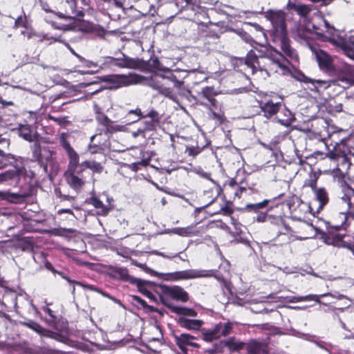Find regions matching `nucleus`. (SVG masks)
<instances>
[{"label": "nucleus", "instance_id": "de8ad7c7", "mask_svg": "<svg viewBox=\"0 0 354 354\" xmlns=\"http://www.w3.org/2000/svg\"><path fill=\"white\" fill-rule=\"evenodd\" d=\"M97 120L102 124L104 127L109 122H111V120L104 114H99L97 118Z\"/></svg>", "mask_w": 354, "mask_h": 354}, {"label": "nucleus", "instance_id": "f3484780", "mask_svg": "<svg viewBox=\"0 0 354 354\" xmlns=\"http://www.w3.org/2000/svg\"><path fill=\"white\" fill-rule=\"evenodd\" d=\"M248 354H267L268 353V344L257 340H250L246 347Z\"/></svg>", "mask_w": 354, "mask_h": 354}, {"label": "nucleus", "instance_id": "4c0bfd02", "mask_svg": "<svg viewBox=\"0 0 354 354\" xmlns=\"http://www.w3.org/2000/svg\"><path fill=\"white\" fill-rule=\"evenodd\" d=\"M285 119H278L279 123L285 127H290L293 121V117L290 113V111L286 110L285 111Z\"/></svg>", "mask_w": 354, "mask_h": 354}, {"label": "nucleus", "instance_id": "5701e85b", "mask_svg": "<svg viewBox=\"0 0 354 354\" xmlns=\"http://www.w3.org/2000/svg\"><path fill=\"white\" fill-rule=\"evenodd\" d=\"M281 106V103H274L272 101H268L263 104L261 109L264 113L265 117L270 118L279 112Z\"/></svg>", "mask_w": 354, "mask_h": 354}, {"label": "nucleus", "instance_id": "0e129e2a", "mask_svg": "<svg viewBox=\"0 0 354 354\" xmlns=\"http://www.w3.org/2000/svg\"><path fill=\"white\" fill-rule=\"evenodd\" d=\"M57 212L59 214H64V213L73 214V211L71 209H60L58 210Z\"/></svg>", "mask_w": 354, "mask_h": 354}, {"label": "nucleus", "instance_id": "680f3d73", "mask_svg": "<svg viewBox=\"0 0 354 354\" xmlns=\"http://www.w3.org/2000/svg\"><path fill=\"white\" fill-rule=\"evenodd\" d=\"M313 3H321L322 5H328L332 0H310Z\"/></svg>", "mask_w": 354, "mask_h": 354}, {"label": "nucleus", "instance_id": "79ce46f5", "mask_svg": "<svg viewBox=\"0 0 354 354\" xmlns=\"http://www.w3.org/2000/svg\"><path fill=\"white\" fill-rule=\"evenodd\" d=\"M193 171L195 174H198L199 176L206 178V179L214 183V181L211 178V174L205 171L202 168H201V167L194 168Z\"/></svg>", "mask_w": 354, "mask_h": 354}, {"label": "nucleus", "instance_id": "37998d69", "mask_svg": "<svg viewBox=\"0 0 354 354\" xmlns=\"http://www.w3.org/2000/svg\"><path fill=\"white\" fill-rule=\"evenodd\" d=\"M158 93L172 100H175V97L169 88L165 87L162 85L158 91Z\"/></svg>", "mask_w": 354, "mask_h": 354}, {"label": "nucleus", "instance_id": "4be33fe9", "mask_svg": "<svg viewBox=\"0 0 354 354\" xmlns=\"http://www.w3.org/2000/svg\"><path fill=\"white\" fill-rule=\"evenodd\" d=\"M175 72H179L178 71H171L168 68L165 67L161 72L156 73V75L163 79H167L171 82L174 83V86L177 88H180L183 82L178 79L176 75H175Z\"/></svg>", "mask_w": 354, "mask_h": 354}, {"label": "nucleus", "instance_id": "ddd939ff", "mask_svg": "<svg viewBox=\"0 0 354 354\" xmlns=\"http://www.w3.org/2000/svg\"><path fill=\"white\" fill-rule=\"evenodd\" d=\"M31 149L34 160L37 161L41 164L44 163V158L47 162H53L55 156V152L53 151L46 148L41 149L40 145L36 142L32 145Z\"/></svg>", "mask_w": 354, "mask_h": 354}, {"label": "nucleus", "instance_id": "e2e57ef3", "mask_svg": "<svg viewBox=\"0 0 354 354\" xmlns=\"http://www.w3.org/2000/svg\"><path fill=\"white\" fill-rule=\"evenodd\" d=\"M188 151H189V154L190 156H193L197 155L199 153V151L197 149L194 148V147L193 148H189L188 149Z\"/></svg>", "mask_w": 354, "mask_h": 354}, {"label": "nucleus", "instance_id": "bb28decb", "mask_svg": "<svg viewBox=\"0 0 354 354\" xmlns=\"http://www.w3.org/2000/svg\"><path fill=\"white\" fill-rule=\"evenodd\" d=\"M200 95L202 97L206 99L212 106H215L216 105V100L214 97L216 95V93L213 87L206 86L203 88Z\"/></svg>", "mask_w": 354, "mask_h": 354}, {"label": "nucleus", "instance_id": "20e7f679", "mask_svg": "<svg viewBox=\"0 0 354 354\" xmlns=\"http://www.w3.org/2000/svg\"><path fill=\"white\" fill-rule=\"evenodd\" d=\"M264 59L260 61L261 71H264L268 75L272 73H281L284 74L288 71V59L292 60L286 56L285 53L281 54L277 50L267 51L263 54Z\"/></svg>", "mask_w": 354, "mask_h": 354}, {"label": "nucleus", "instance_id": "a211bd4d", "mask_svg": "<svg viewBox=\"0 0 354 354\" xmlns=\"http://www.w3.org/2000/svg\"><path fill=\"white\" fill-rule=\"evenodd\" d=\"M88 203L96 209L97 214L100 216H106L113 209L111 205H104L99 198L95 196L90 198Z\"/></svg>", "mask_w": 354, "mask_h": 354}, {"label": "nucleus", "instance_id": "8fccbe9b", "mask_svg": "<svg viewBox=\"0 0 354 354\" xmlns=\"http://www.w3.org/2000/svg\"><path fill=\"white\" fill-rule=\"evenodd\" d=\"M43 310L47 313L48 315H49V316L50 317V319H48L46 320V322L48 323L49 325H51V324H53L55 322V315H53V311L51 310V309H50L48 307H44L43 308Z\"/></svg>", "mask_w": 354, "mask_h": 354}, {"label": "nucleus", "instance_id": "a18cd8bd", "mask_svg": "<svg viewBox=\"0 0 354 354\" xmlns=\"http://www.w3.org/2000/svg\"><path fill=\"white\" fill-rule=\"evenodd\" d=\"M172 232L174 234H178L180 236H189L192 232L190 227H185V228H174Z\"/></svg>", "mask_w": 354, "mask_h": 354}, {"label": "nucleus", "instance_id": "4468645a", "mask_svg": "<svg viewBox=\"0 0 354 354\" xmlns=\"http://www.w3.org/2000/svg\"><path fill=\"white\" fill-rule=\"evenodd\" d=\"M162 292L174 299L185 302L189 299L188 293L179 286H167L162 287Z\"/></svg>", "mask_w": 354, "mask_h": 354}, {"label": "nucleus", "instance_id": "e433bc0d", "mask_svg": "<svg viewBox=\"0 0 354 354\" xmlns=\"http://www.w3.org/2000/svg\"><path fill=\"white\" fill-rule=\"evenodd\" d=\"M142 78L141 80V82L140 83H142L143 80H145L146 82L145 83L147 86L152 88L154 90L159 91L160 86L162 84H160L158 81L153 79L152 77L150 78H145L142 76H141Z\"/></svg>", "mask_w": 354, "mask_h": 354}, {"label": "nucleus", "instance_id": "a878e982", "mask_svg": "<svg viewBox=\"0 0 354 354\" xmlns=\"http://www.w3.org/2000/svg\"><path fill=\"white\" fill-rule=\"evenodd\" d=\"M315 197L319 202L318 209H322L329 201L328 194L324 188L315 189Z\"/></svg>", "mask_w": 354, "mask_h": 354}, {"label": "nucleus", "instance_id": "864d4df0", "mask_svg": "<svg viewBox=\"0 0 354 354\" xmlns=\"http://www.w3.org/2000/svg\"><path fill=\"white\" fill-rule=\"evenodd\" d=\"M67 48L71 51V53L74 55L76 57L79 59L80 62H84L85 59L84 57L76 53V52L71 48V46L68 43H64Z\"/></svg>", "mask_w": 354, "mask_h": 354}, {"label": "nucleus", "instance_id": "2eb2a0df", "mask_svg": "<svg viewBox=\"0 0 354 354\" xmlns=\"http://www.w3.org/2000/svg\"><path fill=\"white\" fill-rule=\"evenodd\" d=\"M298 80L301 82H304L305 83H310L312 84L309 88L311 91L319 92L321 90H325L328 88L330 84L328 81L322 80H315L311 79L305 76L304 74H300Z\"/></svg>", "mask_w": 354, "mask_h": 354}, {"label": "nucleus", "instance_id": "f8f14e48", "mask_svg": "<svg viewBox=\"0 0 354 354\" xmlns=\"http://www.w3.org/2000/svg\"><path fill=\"white\" fill-rule=\"evenodd\" d=\"M309 48L315 55L321 69L330 71L333 68V60L330 55L324 50L311 45L309 46Z\"/></svg>", "mask_w": 354, "mask_h": 354}, {"label": "nucleus", "instance_id": "6ab92c4d", "mask_svg": "<svg viewBox=\"0 0 354 354\" xmlns=\"http://www.w3.org/2000/svg\"><path fill=\"white\" fill-rule=\"evenodd\" d=\"M23 167H15L13 169L6 171L0 174V183L10 180H18L21 175L24 174Z\"/></svg>", "mask_w": 354, "mask_h": 354}, {"label": "nucleus", "instance_id": "ea45409f", "mask_svg": "<svg viewBox=\"0 0 354 354\" xmlns=\"http://www.w3.org/2000/svg\"><path fill=\"white\" fill-rule=\"evenodd\" d=\"M240 37L245 42L249 44L251 46L254 47V44H257V42L252 39V37L246 32L241 31L239 33Z\"/></svg>", "mask_w": 354, "mask_h": 354}, {"label": "nucleus", "instance_id": "dca6fc26", "mask_svg": "<svg viewBox=\"0 0 354 354\" xmlns=\"http://www.w3.org/2000/svg\"><path fill=\"white\" fill-rule=\"evenodd\" d=\"M174 339L176 344L183 351H185L187 350V346H192L195 348L198 347V344L193 342V340L195 339V337L187 333H182L179 335H175Z\"/></svg>", "mask_w": 354, "mask_h": 354}, {"label": "nucleus", "instance_id": "6e6552de", "mask_svg": "<svg viewBox=\"0 0 354 354\" xmlns=\"http://www.w3.org/2000/svg\"><path fill=\"white\" fill-rule=\"evenodd\" d=\"M142 78L140 75L136 74L115 75L105 76L103 77V80L111 84V88H118L140 83Z\"/></svg>", "mask_w": 354, "mask_h": 354}, {"label": "nucleus", "instance_id": "5fc2aeb1", "mask_svg": "<svg viewBox=\"0 0 354 354\" xmlns=\"http://www.w3.org/2000/svg\"><path fill=\"white\" fill-rule=\"evenodd\" d=\"M145 132L141 127L138 128L136 131L132 132V136L133 138H137L139 136H142L143 138H145Z\"/></svg>", "mask_w": 354, "mask_h": 354}, {"label": "nucleus", "instance_id": "4d7b16f0", "mask_svg": "<svg viewBox=\"0 0 354 354\" xmlns=\"http://www.w3.org/2000/svg\"><path fill=\"white\" fill-rule=\"evenodd\" d=\"M43 40H53L54 41L62 42L60 37H50L48 35L43 37Z\"/></svg>", "mask_w": 354, "mask_h": 354}, {"label": "nucleus", "instance_id": "338daca9", "mask_svg": "<svg viewBox=\"0 0 354 354\" xmlns=\"http://www.w3.org/2000/svg\"><path fill=\"white\" fill-rule=\"evenodd\" d=\"M22 24H23V19L22 18L20 17H18L16 21H15V26H22Z\"/></svg>", "mask_w": 354, "mask_h": 354}, {"label": "nucleus", "instance_id": "9b49d317", "mask_svg": "<svg viewBox=\"0 0 354 354\" xmlns=\"http://www.w3.org/2000/svg\"><path fill=\"white\" fill-rule=\"evenodd\" d=\"M25 293H17L16 291L0 285V304L13 305L17 308L18 297L26 298Z\"/></svg>", "mask_w": 354, "mask_h": 354}, {"label": "nucleus", "instance_id": "f704fd0d", "mask_svg": "<svg viewBox=\"0 0 354 354\" xmlns=\"http://www.w3.org/2000/svg\"><path fill=\"white\" fill-rule=\"evenodd\" d=\"M84 165H85L87 168L91 169L94 172L100 173L103 169V167L101 165V164L95 160L85 161Z\"/></svg>", "mask_w": 354, "mask_h": 354}, {"label": "nucleus", "instance_id": "2f4dec72", "mask_svg": "<svg viewBox=\"0 0 354 354\" xmlns=\"http://www.w3.org/2000/svg\"><path fill=\"white\" fill-rule=\"evenodd\" d=\"M270 201V200L266 199L260 203H249L246 205L245 208L250 212H257L259 209L265 208Z\"/></svg>", "mask_w": 354, "mask_h": 354}, {"label": "nucleus", "instance_id": "aec40b11", "mask_svg": "<svg viewBox=\"0 0 354 354\" xmlns=\"http://www.w3.org/2000/svg\"><path fill=\"white\" fill-rule=\"evenodd\" d=\"M66 180L68 184L74 189H80L85 183V176H78L77 172L68 173L66 174Z\"/></svg>", "mask_w": 354, "mask_h": 354}, {"label": "nucleus", "instance_id": "3c124183", "mask_svg": "<svg viewBox=\"0 0 354 354\" xmlns=\"http://www.w3.org/2000/svg\"><path fill=\"white\" fill-rule=\"evenodd\" d=\"M324 295H326V297H331L337 299H346L348 301H351V300L346 296H345L344 295H341L338 292H335L334 294L328 292V293H324Z\"/></svg>", "mask_w": 354, "mask_h": 354}, {"label": "nucleus", "instance_id": "a19ab883", "mask_svg": "<svg viewBox=\"0 0 354 354\" xmlns=\"http://www.w3.org/2000/svg\"><path fill=\"white\" fill-rule=\"evenodd\" d=\"M104 131L106 133H113L116 131H119L121 130L122 127L119 125H113V122H109L104 127Z\"/></svg>", "mask_w": 354, "mask_h": 354}, {"label": "nucleus", "instance_id": "473e14b6", "mask_svg": "<svg viewBox=\"0 0 354 354\" xmlns=\"http://www.w3.org/2000/svg\"><path fill=\"white\" fill-rule=\"evenodd\" d=\"M66 3L71 10V13L75 17H83L84 13L82 10H77L76 0H66Z\"/></svg>", "mask_w": 354, "mask_h": 354}, {"label": "nucleus", "instance_id": "cd10ccee", "mask_svg": "<svg viewBox=\"0 0 354 354\" xmlns=\"http://www.w3.org/2000/svg\"><path fill=\"white\" fill-rule=\"evenodd\" d=\"M245 64L252 69L261 67V62L257 57V55L253 51V50H250L247 54L245 57Z\"/></svg>", "mask_w": 354, "mask_h": 354}, {"label": "nucleus", "instance_id": "7ed1b4c3", "mask_svg": "<svg viewBox=\"0 0 354 354\" xmlns=\"http://www.w3.org/2000/svg\"><path fill=\"white\" fill-rule=\"evenodd\" d=\"M160 301L166 306L172 313L181 315L178 324L183 328L189 330H198L203 324L201 319H189L185 317H196L197 313L192 308L173 306L167 302L163 296L159 297Z\"/></svg>", "mask_w": 354, "mask_h": 354}, {"label": "nucleus", "instance_id": "052dcab7", "mask_svg": "<svg viewBox=\"0 0 354 354\" xmlns=\"http://www.w3.org/2000/svg\"><path fill=\"white\" fill-rule=\"evenodd\" d=\"M100 144V143L99 142L98 145L94 144L93 146H92L91 145H89V149L92 153H96L97 151L100 149V147H99Z\"/></svg>", "mask_w": 354, "mask_h": 354}, {"label": "nucleus", "instance_id": "423d86ee", "mask_svg": "<svg viewBox=\"0 0 354 354\" xmlns=\"http://www.w3.org/2000/svg\"><path fill=\"white\" fill-rule=\"evenodd\" d=\"M109 274L110 277L114 279H120L124 281H128L132 284H136L141 292L147 295L149 298L155 300V297L153 295L150 291L147 290L145 287L146 282L140 279L130 276L128 273V270L126 268L111 267L109 270Z\"/></svg>", "mask_w": 354, "mask_h": 354}, {"label": "nucleus", "instance_id": "7c9ffc66", "mask_svg": "<svg viewBox=\"0 0 354 354\" xmlns=\"http://www.w3.org/2000/svg\"><path fill=\"white\" fill-rule=\"evenodd\" d=\"M15 156L11 153H5L0 149V169H2L9 164H12V160H15Z\"/></svg>", "mask_w": 354, "mask_h": 354}, {"label": "nucleus", "instance_id": "bf43d9fd", "mask_svg": "<svg viewBox=\"0 0 354 354\" xmlns=\"http://www.w3.org/2000/svg\"><path fill=\"white\" fill-rule=\"evenodd\" d=\"M60 276L66 279L68 282H69L70 283H75V284H77V285H82V283L80 282H78V281H73V280H71L69 278H68L66 276H65L64 274H63L62 273H59Z\"/></svg>", "mask_w": 354, "mask_h": 354}, {"label": "nucleus", "instance_id": "58836bf2", "mask_svg": "<svg viewBox=\"0 0 354 354\" xmlns=\"http://www.w3.org/2000/svg\"><path fill=\"white\" fill-rule=\"evenodd\" d=\"M142 126L141 128L146 133L147 131H154L156 129V126L158 123L155 122L153 120H145L142 122Z\"/></svg>", "mask_w": 354, "mask_h": 354}, {"label": "nucleus", "instance_id": "b1692460", "mask_svg": "<svg viewBox=\"0 0 354 354\" xmlns=\"http://www.w3.org/2000/svg\"><path fill=\"white\" fill-rule=\"evenodd\" d=\"M19 135L28 142H35L38 138V135L34 133L30 126L28 124H21L19 126Z\"/></svg>", "mask_w": 354, "mask_h": 354}, {"label": "nucleus", "instance_id": "c85d7f7f", "mask_svg": "<svg viewBox=\"0 0 354 354\" xmlns=\"http://www.w3.org/2000/svg\"><path fill=\"white\" fill-rule=\"evenodd\" d=\"M224 344L225 346H227L229 348V350H230L232 351H240L244 346V344L242 342H241L234 337H231V338L225 340L224 342Z\"/></svg>", "mask_w": 354, "mask_h": 354}, {"label": "nucleus", "instance_id": "72a5a7b5", "mask_svg": "<svg viewBox=\"0 0 354 354\" xmlns=\"http://www.w3.org/2000/svg\"><path fill=\"white\" fill-rule=\"evenodd\" d=\"M274 220L276 221V223L281 221L280 218H274L272 216L264 213H260L256 217V221L258 222H269L272 223Z\"/></svg>", "mask_w": 354, "mask_h": 354}, {"label": "nucleus", "instance_id": "f257e3e1", "mask_svg": "<svg viewBox=\"0 0 354 354\" xmlns=\"http://www.w3.org/2000/svg\"><path fill=\"white\" fill-rule=\"evenodd\" d=\"M265 17L270 21L272 26V41L279 45L285 55L292 61H298L296 50L290 45V40L287 36L286 13L280 10H268L265 12Z\"/></svg>", "mask_w": 354, "mask_h": 354}, {"label": "nucleus", "instance_id": "49530a36", "mask_svg": "<svg viewBox=\"0 0 354 354\" xmlns=\"http://www.w3.org/2000/svg\"><path fill=\"white\" fill-rule=\"evenodd\" d=\"M146 117L150 118L151 120H153L158 124L159 123L160 119L159 113L155 110L150 111L146 115H143L142 118Z\"/></svg>", "mask_w": 354, "mask_h": 354}, {"label": "nucleus", "instance_id": "c9c22d12", "mask_svg": "<svg viewBox=\"0 0 354 354\" xmlns=\"http://www.w3.org/2000/svg\"><path fill=\"white\" fill-rule=\"evenodd\" d=\"M148 65L151 69L156 71V73L161 72L165 68L162 66L158 57L151 58L148 62Z\"/></svg>", "mask_w": 354, "mask_h": 354}, {"label": "nucleus", "instance_id": "39448f33", "mask_svg": "<svg viewBox=\"0 0 354 354\" xmlns=\"http://www.w3.org/2000/svg\"><path fill=\"white\" fill-rule=\"evenodd\" d=\"M337 210L340 217L339 225H344L348 217L354 218V188L350 185L343 189V195L337 203Z\"/></svg>", "mask_w": 354, "mask_h": 354}, {"label": "nucleus", "instance_id": "1a4fd4ad", "mask_svg": "<svg viewBox=\"0 0 354 354\" xmlns=\"http://www.w3.org/2000/svg\"><path fill=\"white\" fill-rule=\"evenodd\" d=\"M232 333V324L230 322L219 323L212 330H203L202 335L206 342H212L222 336H227Z\"/></svg>", "mask_w": 354, "mask_h": 354}, {"label": "nucleus", "instance_id": "13d9d810", "mask_svg": "<svg viewBox=\"0 0 354 354\" xmlns=\"http://www.w3.org/2000/svg\"><path fill=\"white\" fill-rule=\"evenodd\" d=\"M315 344L320 348L322 349H324L325 351H328V348L326 346H332L331 344H327V343H325V344H323L322 342H315Z\"/></svg>", "mask_w": 354, "mask_h": 354}, {"label": "nucleus", "instance_id": "0eeeda50", "mask_svg": "<svg viewBox=\"0 0 354 354\" xmlns=\"http://www.w3.org/2000/svg\"><path fill=\"white\" fill-rule=\"evenodd\" d=\"M59 142L61 146L64 149L69 159L68 172L75 173V171H76L77 175L84 176V172L85 170L83 169L82 165L79 164V155L71 146L64 136L60 137Z\"/></svg>", "mask_w": 354, "mask_h": 354}, {"label": "nucleus", "instance_id": "9d476101", "mask_svg": "<svg viewBox=\"0 0 354 354\" xmlns=\"http://www.w3.org/2000/svg\"><path fill=\"white\" fill-rule=\"evenodd\" d=\"M214 270H196L191 269L183 271L176 272L171 274L172 278L175 280H185L192 279L201 277H215L216 279H219L218 277L214 275Z\"/></svg>", "mask_w": 354, "mask_h": 354}, {"label": "nucleus", "instance_id": "774afa93", "mask_svg": "<svg viewBox=\"0 0 354 354\" xmlns=\"http://www.w3.org/2000/svg\"><path fill=\"white\" fill-rule=\"evenodd\" d=\"M350 306V305H346V306H344V307H341V308H335V307H333V310H340L341 312H343L345 308H347Z\"/></svg>", "mask_w": 354, "mask_h": 354}, {"label": "nucleus", "instance_id": "c756f323", "mask_svg": "<svg viewBox=\"0 0 354 354\" xmlns=\"http://www.w3.org/2000/svg\"><path fill=\"white\" fill-rule=\"evenodd\" d=\"M21 324L31 328L39 335H47L48 330L34 321L30 320L28 322H21Z\"/></svg>", "mask_w": 354, "mask_h": 354}, {"label": "nucleus", "instance_id": "6e6d98bb", "mask_svg": "<svg viewBox=\"0 0 354 354\" xmlns=\"http://www.w3.org/2000/svg\"><path fill=\"white\" fill-rule=\"evenodd\" d=\"M154 253L156 254H157V255H159V256H161V257H162L164 258H167V259H169L175 258V257L178 256V254H174L167 255V254H165L163 252H158V251H155Z\"/></svg>", "mask_w": 354, "mask_h": 354}, {"label": "nucleus", "instance_id": "412c9836", "mask_svg": "<svg viewBox=\"0 0 354 354\" xmlns=\"http://www.w3.org/2000/svg\"><path fill=\"white\" fill-rule=\"evenodd\" d=\"M326 295H308L306 296H299V297H286V299L288 301L291 303H297L304 301H314L320 304H323L327 306L326 303H324L320 301V298L325 297Z\"/></svg>", "mask_w": 354, "mask_h": 354}, {"label": "nucleus", "instance_id": "393cba45", "mask_svg": "<svg viewBox=\"0 0 354 354\" xmlns=\"http://www.w3.org/2000/svg\"><path fill=\"white\" fill-rule=\"evenodd\" d=\"M287 8L289 10H292L295 11L298 15L301 17H306L311 10V8L310 6L292 3L290 1H288L287 4Z\"/></svg>", "mask_w": 354, "mask_h": 354}, {"label": "nucleus", "instance_id": "603ef678", "mask_svg": "<svg viewBox=\"0 0 354 354\" xmlns=\"http://www.w3.org/2000/svg\"><path fill=\"white\" fill-rule=\"evenodd\" d=\"M128 114H135L138 118H142L143 117V115L142 114V111H141L140 109H139V108H137L135 110H130L128 112ZM138 120H139V118H138L136 120H134L132 121V122H136Z\"/></svg>", "mask_w": 354, "mask_h": 354}, {"label": "nucleus", "instance_id": "09e8293b", "mask_svg": "<svg viewBox=\"0 0 354 354\" xmlns=\"http://www.w3.org/2000/svg\"><path fill=\"white\" fill-rule=\"evenodd\" d=\"M254 48L258 52V54H257V57L259 59V61H262V59H264V56H263V54H265L266 52H267V51H274L275 50L272 48H264L263 49H257V48H256V47H254Z\"/></svg>", "mask_w": 354, "mask_h": 354}, {"label": "nucleus", "instance_id": "69168bd1", "mask_svg": "<svg viewBox=\"0 0 354 354\" xmlns=\"http://www.w3.org/2000/svg\"><path fill=\"white\" fill-rule=\"evenodd\" d=\"M81 286L85 288H88V289H90L91 290H93V291H98L97 290V288H95L93 286H91V285H84L82 283V285H80Z\"/></svg>", "mask_w": 354, "mask_h": 354}, {"label": "nucleus", "instance_id": "f03ea898", "mask_svg": "<svg viewBox=\"0 0 354 354\" xmlns=\"http://www.w3.org/2000/svg\"><path fill=\"white\" fill-rule=\"evenodd\" d=\"M317 24H311L313 31L319 36H324L333 44L339 48L350 59L354 60V30L348 37H336V30L325 19L319 17ZM310 24H308L310 28Z\"/></svg>", "mask_w": 354, "mask_h": 354}, {"label": "nucleus", "instance_id": "c03bdc74", "mask_svg": "<svg viewBox=\"0 0 354 354\" xmlns=\"http://www.w3.org/2000/svg\"><path fill=\"white\" fill-rule=\"evenodd\" d=\"M133 300L135 301H136L138 304H139L140 305H141L142 307L149 308L151 312H157L158 311V310L156 308L147 305V302L138 296H133Z\"/></svg>", "mask_w": 354, "mask_h": 354}]
</instances>
